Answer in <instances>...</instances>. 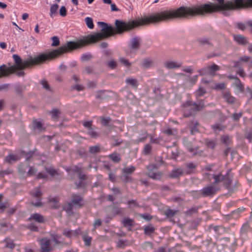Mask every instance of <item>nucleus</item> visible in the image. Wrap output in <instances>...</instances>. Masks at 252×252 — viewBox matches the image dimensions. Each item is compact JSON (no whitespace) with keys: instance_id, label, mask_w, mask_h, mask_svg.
Returning <instances> with one entry per match:
<instances>
[{"instance_id":"nucleus-1","label":"nucleus","mask_w":252,"mask_h":252,"mask_svg":"<svg viewBox=\"0 0 252 252\" xmlns=\"http://www.w3.org/2000/svg\"><path fill=\"white\" fill-rule=\"evenodd\" d=\"M219 4L206 3L197 6H181L174 10H165L155 14L127 21L119 20V34L128 32L136 27L168 21L176 18H189L206 13L220 11L224 16L230 15V11L244 9V0L233 1L216 0Z\"/></svg>"},{"instance_id":"nucleus-2","label":"nucleus","mask_w":252,"mask_h":252,"mask_svg":"<svg viewBox=\"0 0 252 252\" xmlns=\"http://www.w3.org/2000/svg\"><path fill=\"white\" fill-rule=\"evenodd\" d=\"M62 54H63V46H61L58 49L52 50L47 54L39 55L34 58L30 57L24 62H22L19 55L14 54L12 57L16 65L6 67L5 64H3L0 66V72L2 73L3 76L16 73L19 77L23 76L25 73L23 70L24 68L41 63L46 60L57 58Z\"/></svg>"},{"instance_id":"nucleus-3","label":"nucleus","mask_w":252,"mask_h":252,"mask_svg":"<svg viewBox=\"0 0 252 252\" xmlns=\"http://www.w3.org/2000/svg\"><path fill=\"white\" fill-rule=\"evenodd\" d=\"M214 182L205 187L200 191V196L206 197L212 196L220 190L218 184L220 182L223 183L224 188L228 190V193L231 194L238 189L237 183L233 184L232 175L230 173V170L228 171L225 175H222L220 173L218 175H213Z\"/></svg>"},{"instance_id":"nucleus-4","label":"nucleus","mask_w":252,"mask_h":252,"mask_svg":"<svg viewBox=\"0 0 252 252\" xmlns=\"http://www.w3.org/2000/svg\"><path fill=\"white\" fill-rule=\"evenodd\" d=\"M159 166L155 163H152L147 166L148 170L147 175L151 178L156 180L161 179L162 174L160 172H155V170L159 168Z\"/></svg>"},{"instance_id":"nucleus-5","label":"nucleus","mask_w":252,"mask_h":252,"mask_svg":"<svg viewBox=\"0 0 252 252\" xmlns=\"http://www.w3.org/2000/svg\"><path fill=\"white\" fill-rule=\"evenodd\" d=\"M182 106L184 108L183 110L184 117H189L196 112L191 101H187L183 104Z\"/></svg>"},{"instance_id":"nucleus-6","label":"nucleus","mask_w":252,"mask_h":252,"mask_svg":"<svg viewBox=\"0 0 252 252\" xmlns=\"http://www.w3.org/2000/svg\"><path fill=\"white\" fill-rule=\"evenodd\" d=\"M141 39L140 37L135 36L129 41L128 45V49L131 52H136L140 47Z\"/></svg>"},{"instance_id":"nucleus-7","label":"nucleus","mask_w":252,"mask_h":252,"mask_svg":"<svg viewBox=\"0 0 252 252\" xmlns=\"http://www.w3.org/2000/svg\"><path fill=\"white\" fill-rule=\"evenodd\" d=\"M41 252H50L52 250V241L45 237L40 240Z\"/></svg>"},{"instance_id":"nucleus-8","label":"nucleus","mask_w":252,"mask_h":252,"mask_svg":"<svg viewBox=\"0 0 252 252\" xmlns=\"http://www.w3.org/2000/svg\"><path fill=\"white\" fill-rule=\"evenodd\" d=\"M222 97L228 104H234L236 101V98L234 97L229 91H223L221 93Z\"/></svg>"},{"instance_id":"nucleus-9","label":"nucleus","mask_w":252,"mask_h":252,"mask_svg":"<svg viewBox=\"0 0 252 252\" xmlns=\"http://www.w3.org/2000/svg\"><path fill=\"white\" fill-rule=\"evenodd\" d=\"M83 197L80 195L73 194L71 196V203L78 208H81L83 206L82 204Z\"/></svg>"},{"instance_id":"nucleus-10","label":"nucleus","mask_w":252,"mask_h":252,"mask_svg":"<svg viewBox=\"0 0 252 252\" xmlns=\"http://www.w3.org/2000/svg\"><path fill=\"white\" fill-rule=\"evenodd\" d=\"M48 200L52 208L57 209L60 207V199L58 196H50L48 198Z\"/></svg>"},{"instance_id":"nucleus-11","label":"nucleus","mask_w":252,"mask_h":252,"mask_svg":"<svg viewBox=\"0 0 252 252\" xmlns=\"http://www.w3.org/2000/svg\"><path fill=\"white\" fill-rule=\"evenodd\" d=\"M181 66L182 63L173 61H167L164 63V66L167 69L177 68Z\"/></svg>"},{"instance_id":"nucleus-12","label":"nucleus","mask_w":252,"mask_h":252,"mask_svg":"<svg viewBox=\"0 0 252 252\" xmlns=\"http://www.w3.org/2000/svg\"><path fill=\"white\" fill-rule=\"evenodd\" d=\"M154 61L150 58L144 59L141 63V66L145 69H148L154 65Z\"/></svg>"},{"instance_id":"nucleus-13","label":"nucleus","mask_w":252,"mask_h":252,"mask_svg":"<svg viewBox=\"0 0 252 252\" xmlns=\"http://www.w3.org/2000/svg\"><path fill=\"white\" fill-rule=\"evenodd\" d=\"M209 229H213L214 231L219 235H221L227 232V229L221 225H210L209 226Z\"/></svg>"},{"instance_id":"nucleus-14","label":"nucleus","mask_w":252,"mask_h":252,"mask_svg":"<svg viewBox=\"0 0 252 252\" xmlns=\"http://www.w3.org/2000/svg\"><path fill=\"white\" fill-rule=\"evenodd\" d=\"M30 220H34L37 222L42 223L45 221L44 217L40 214L34 213L31 215Z\"/></svg>"},{"instance_id":"nucleus-15","label":"nucleus","mask_w":252,"mask_h":252,"mask_svg":"<svg viewBox=\"0 0 252 252\" xmlns=\"http://www.w3.org/2000/svg\"><path fill=\"white\" fill-rule=\"evenodd\" d=\"M132 244V242L127 240L120 239L116 243L117 248L124 249L126 246H130Z\"/></svg>"},{"instance_id":"nucleus-16","label":"nucleus","mask_w":252,"mask_h":252,"mask_svg":"<svg viewBox=\"0 0 252 252\" xmlns=\"http://www.w3.org/2000/svg\"><path fill=\"white\" fill-rule=\"evenodd\" d=\"M183 174V170L182 168L174 169L169 174V177L171 178H177Z\"/></svg>"},{"instance_id":"nucleus-17","label":"nucleus","mask_w":252,"mask_h":252,"mask_svg":"<svg viewBox=\"0 0 252 252\" xmlns=\"http://www.w3.org/2000/svg\"><path fill=\"white\" fill-rule=\"evenodd\" d=\"M183 143L190 153L196 154L195 152L197 151V149L193 147L191 142L187 138H183Z\"/></svg>"},{"instance_id":"nucleus-18","label":"nucleus","mask_w":252,"mask_h":252,"mask_svg":"<svg viewBox=\"0 0 252 252\" xmlns=\"http://www.w3.org/2000/svg\"><path fill=\"white\" fill-rule=\"evenodd\" d=\"M143 230L145 234L150 236L155 232V228L152 224H150L148 225H145Z\"/></svg>"},{"instance_id":"nucleus-19","label":"nucleus","mask_w":252,"mask_h":252,"mask_svg":"<svg viewBox=\"0 0 252 252\" xmlns=\"http://www.w3.org/2000/svg\"><path fill=\"white\" fill-rule=\"evenodd\" d=\"M126 83L133 89L137 88L138 86V82L136 78H127L126 79Z\"/></svg>"},{"instance_id":"nucleus-20","label":"nucleus","mask_w":252,"mask_h":252,"mask_svg":"<svg viewBox=\"0 0 252 252\" xmlns=\"http://www.w3.org/2000/svg\"><path fill=\"white\" fill-rule=\"evenodd\" d=\"M196 42L201 46L205 44L211 45L210 38L208 37H199L196 39Z\"/></svg>"},{"instance_id":"nucleus-21","label":"nucleus","mask_w":252,"mask_h":252,"mask_svg":"<svg viewBox=\"0 0 252 252\" xmlns=\"http://www.w3.org/2000/svg\"><path fill=\"white\" fill-rule=\"evenodd\" d=\"M108 157L110 158L112 161L116 163H119L121 160V155L116 152H114L110 155H109Z\"/></svg>"},{"instance_id":"nucleus-22","label":"nucleus","mask_w":252,"mask_h":252,"mask_svg":"<svg viewBox=\"0 0 252 252\" xmlns=\"http://www.w3.org/2000/svg\"><path fill=\"white\" fill-rule=\"evenodd\" d=\"M20 158L18 155L9 154L5 157V160L8 163H11L19 160Z\"/></svg>"},{"instance_id":"nucleus-23","label":"nucleus","mask_w":252,"mask_h":252,"mask_svg":"<svg viewBox=\"0 0 252 252\" xmlns=\"http://www.w3.org/2000/svg\"><path fill=\"white\" fill-rule=\"evenodd\" d=\"M233 37L234 40L239 44L245 45L247 43L246 38L243 35H234Z\"/></svg>"},{"instance_id":"nucleus-24","label":"nucleus","mask_w":252,"mask_h":252,"mask_svg":"<svg viewBox=\"0 0 252 252\" xmlns=\"http://www.w3.org/2000/svg\"><path fill=\"white\" fill-rule=\"evenodd\" d=\"M124 227H132L134 225V221L133 220L129 218H125L122 221Z\"/></svg>"},{"instance_id":"nucleus-25","label":"nucleus","mask_w":252,"mask_h":252,"mask_svg":"<svg viewBox=\"0 0 252 252\" xmlns=\"http://www.w3.org/2000/svg\"><path fill=\"white\" fill-rule=\"evenodd\" d=\"M205 144L208 148L213 149L217 144V141L216 139H206Z\"/></svg>"},{"instance_id":"nucleus-26","label":"nucleus","mask_w":252,"mask_h":252,"mask_svg":"<svg viewBox=\"0 0 252 252\" xmlns=\"http://www.w3.org/2000/svg\"><path fill=\"white\" fill-rule=\"evenodd\" d=\"M207 69L210 71V74L212 76H214L215 75V74L213 72H215L219 70L220 69V67L218 65L213 63L212 65L208 66Z\"/></svg>"},{"instance_id":"nucleus-27","label":"nucleus","mask_w":252,"mask_h":252,"mask_svg":"<svg viewBox=\"0 0 252 252\" xmlns=\"http://www.w3.org/2000/svg\"><path fill=\"white\" fill-rule=\"evenodd\" d=\"M135 170V167L134 166L131 165L129 167H126L122 169V172L124 174H131L133 173Z\"/></svg>"},{"instance_id":"nucleus-28","label":"nucleus","mask_w":252,"mask_h":252,"mask_svg":"<svg viewBox=\"0 0 252 252\" xmlns=\"http://www.w3.org/2000/svg\"><path fill=\"white\" fill-rule=\"evenodd\" d=\"M177 213V211H174L171 209H167L166 210L165 214L167 218H169V220L172 221H173L172 218Z\"/></svg>"},{"instance_id":"nucleus-29","label":"nucleus","mask_w":252,"mask_h":252,"mask_svg":"<svg viewBox=\"0 0 252 252\" xmlns=\"http://www.w3.org/2000/svg\"><path fill=\"white\" fill-rule=\"evenodd\" d=\"M226 84L224 83H220L214 84V86H212L211 87L212 89L217 90H222L225 88Z\"/></svg>"},{"instance_id":"nucleus-30","label":"nucleus","mask_w":252,"mask_h":252,"mask_svg":"<svg viewBox=\"0 0 252 252\" xmlns=\"http://www.w3.org/2000/svg\"><path fill=\"white\" fill-rule=\"evenodd\" d=\"M65 210L69 216L72 215L73 214L72 210V205L71 203H68L64 206Z\"/></svg>"},{"instance_id":"nucleus-31","label":"nucleus","mask_w":252,"mask_h":252,"mask_svg":"<svg viewBox=\"0 0 252 252\" xmlns=\"http://www.w3.org/2000/svg\"><path fill=\"white\" fill-rule=\"evenodd\" d=\"M192 104L196 111H200L204 108V103L203 100L199 101L197 103L192 102Z\"/></svg>"},{"instance_id":"nucleus-32","label":"nucleus","mask_w":252,"mask_h":252,"mask_svg":"<svg viewBox=\"0 0 252 252\" xmlns=\"http://www.w3.org/2000/svg\"><path fill=\"white\" fill-rule=\"evenodd\" d=\"M220 142L221 143L229 145L231 143L230 137L227 135H224L221 136Z\"/></svg>"},{"instance_id":"nucleus-33","label":"nucleus","mask_w":252,"mask_h":252,"mask_svg":"<svg viewBox=\"0 0 252 252\" xmlns=\"http://www.w3.org/2000/svg\"><path fill=\"white\" fill-rule=\"evenodd\" d=\"M100 152V148L99 145L91 146L89 147V152L92 154H96Z\"/></svg>"},{"instance_id":"nucleus-34","label":"nucleus","mask_w":252,"mask_h":252,"mask_svg":"<svg viewBox=\"0 0 252 252\" xmlns=\"http://www.w3.org/2000/svg\"><path fill=\"white\" fill-rule=\"evenodd\" d=\"M111 119L109 117H101L100 123L102 126H109V123L111 122Z\"/></svg>"},{"instance_id":"nucleus-35","label":"nucleus","mask_w":252,"mask_h":252,"mask_svg":"<svg viewBox=\"0 0 252 252\" xmlns=\"http://www.w3.org/2000/svg\"><path fill=\"white\" fill-rule=\"evenodd\" d=\"M4 242L5 243V247L6 248L12 249L15 247V244L13 243V240H12L10 239H8V238L5 239Z\"/></svg>"},{"instance_id":"nucleus-36","label":"nucleus","mask_w":252,"mask_h":252,"mask_svg":"<svg viewBox=\"0 0 252 252\" xmlns=\"http://www.w3.org/2000/svg\"><path fill=\"white\" fill-rule=\"evenodd\" d=\"M152 146L150 144H147L145 145L143 153L144 155H148L151 153Z\"/></svg>"},{"instance_id":"nucleus-37","label":"nucleus","mask_w":252,"mask_h":252,"mask_svg":"<svg viewBox=\"0 0 252 252\" xmlns=\"http://www.w3.org/2000/svg\"><path fill=\"white\" fill-rule=\"evenodd\" d=\"M127 204L128 205V207L130 209H134L139 207V205L135 200H130L128 201Z\"/></svg>"},{"instance_id":"nucleus-38","label":"nucleus","mask_w":252,"mask_h":252,"mask_svg":"<svg viewBox=\"0 0 252 252\" xmlns=\"http://www.w3.org/2000/svg\"><path fill=\"white\" fill-rule=\"evenodd\" d=\"M235 67H237L238 68V70L236 71V72L242 77H245L246 75V73H245V71L244 70V69L240 67L238 65V63H236L234 66Z\"/></svg>"},{"instance_id":"nucleus-39","label":"nucleus","mask_w":252,"mask_h":252,"mask_svg":"<svg viewBox=\"0 0 252 252\" xmlns=\"http://www.w3.org/2000/svg\"><path fill=\"white\" fill-rule=\"evenodd\" d=\"M85 21L87 27L90 29H93L94 27V25L93 23V20L92 18L90 17H86L85 19Z\"/></svg>"},{"instance_id":"nucleus-40","label":"nucleus","mask_w":252,"mask_h":252,"mask_svg":"<svg viewBox=\"0 0 252 252\" xmlns=\"http://www.w3.org/2000/svg\"><path fill=\"white\" fill-rule=\"evenodd\" d=\"M85 88L84 86L79 83L74 84L71 87L72 90H75L78 92L84 91Z\"/></svg>"},{"instance_id":"nucleus-41","label":"nucleus","mask_w":252,"mask_h":252,"mask_svg":"<svg viewBox=\"0 0 252 252\" xmlns=\"http://www.w3.org/2000/svg\"><path fill=\"white\" fill-rule=\"evenodd\" d=\"M87 134L94 138H96L98 136V134L92 127L87 131Z\"/></svg>"},{"instance_id":"nucleus-42","label":"nucleus","mask_w":252,"mask_h":252,"mask_svg":"<svg viewBox=\"0 0 252 252\" xmlns=\"http://www.w3.org/2000/svg\"><path fill=\"white\" fill-rule=\"evenodd\" d=\"M163 132L166 134L167 135H173L176 136L177 133V131L175 129L168 128L165 130Z\"/></svg>"},{"instance_id":"nucleus-43","label":"nucleus","mask_w":252,"mask_h":252,"mask_svg":"<svg viewBox=\"0 0 252 252\" xmlns=\"http://www.w3.org/2000/svg\"><path fill=\"white\" fill-rule=\"evenodd\" d=\"M83 239L84 241L85 244L87 246H90L92 242V238L91 237L87 235H84L83 236Z\"/></svg>"},{"instance_id":"nucleus-44","label":"nucleus","mask_w":252,"mask_h":252,"mask_svg":"<svg viewBox=\"0 0 252 252\" xmlns=\"http://www.w3.org/2000/svg\"><path fill=\"white\" fill-rule=\"evenodd\" d=\"M141 247L144 250L152 249L153 248V244L150 242H145L141 245Z\"/></svg>"},{"instance_id":"nucleus-45","label":"nucleus","mask_w":252,"mask_h":252,"mask_svg":"<svg viewBox=\"0 0 252 252\" xmlns=\"http://www.w3.org/2000/svg\"><path fill=\"white\" fill-rule=\"evenodd\" d=\"M120 62L122 63L124 66L129 67L131 65L132 63H129V61L124 57H120L119 58Z\"/></svg>"},{"instance_id":"nucleus-46","label":"nucleus","mask_w":252,"mask_h":252,"mask_svg":"<svg viewBox=\"0 0 252 252\" xmlns=\"http://www.w3.org/2000/svg\"><path fill=\"white\" fill-rule=\"evenodd\" d=\"M46 172L50 174V175L53 176L56 175H58V171L56 169H55L53 168L49 167L47 168L46 167L45 168Z\"/></svg>"},{"instance_id":"nucleus-47","label":"nucleus","mask_w":252,"mask_h":252,"mask_svg":"<svg viewBox=\"0 0 252 252\" xmlns=\"http://www.w3.org/2000/svg\"><path fill=\"white\" fill-rule=\"evenodd\" d=\"M42 192L39 188H36L32 192V195L33 196L38 198L42 195Z\"/></svg>"},{"instance_id":"nucleus-48","label":"nucleus","mask_w":252,"mask_h":252,"mask_svg":"<svg viewBox=\"0 0 252 252\" xmlns=\"http://www.w3.org/2000/svg\"><path fill=\"white\" fill-rule=\"evenodd\" d=\"M107 66L111 69H115L117 66V63L114 60H111L108 62Z\"/></svg>"},{"instance_id":"nucleus-49","label":"nucleus","mask_w":252,"mask_h":252,"mask_svg":"<svg viewBox=\"0 0 252 252\" xmlns=\"http://www.w3.org/2000/svg\"><path fill=\"white\" fill-rule=\"evenodd\" d=\"M235 85L237 89L240 92H242L244 91V85L241 83L240 79H238L237 81L235 82Z\"/></svg>"},{"instance_id":"nucleus-50","label":"nucleus","mask_w":252,"mask_h":252,"mask_svg":"<svg viewBox=\"0 0 252 252\" xmlns=\"http://www.w3.org/2000/svg\"><path fill=\"white\" fill-rule=\"evenodd\" d=\"M33 126L34 128L38 129L39 130H42V124L41 122L34 121L33 123Z\"/></svg>"},{"instance_id":"nucleus-51","label":"nucleus","mask_w":252,"mask_h":252,"mask_svg":"<svg viewBox=\"0 0 252 252\" xmlns=\"http://www.w3.org/2000/svg\"><path fill=\"white\" fill-rule=\"evenodd\" d=\"M58 9V5L57 4H53L50 8V16L52 17L53 15L57 13Z\"/></svg>"},{"instance_id":"nucleus-52","label":"nucleus","mask_w":252,"mask_h":252,"mask_svg":"<svg viewBox=\"0 0 252 252\" xmlns=\"http://www.w3.org/2000/svg\"><path fill=\"white\" fill-rule=\"evenodd\" d=\"M50 113L53 120H56L59 118V111L57 109H53Z\"/></svg>"},{"instance_id":"nucleus-53","label":"nucleus","mask_w":252,"mask_h":252,"mask_svg":"<svg viewBox=\"0 0 252 252\" xmlns=\"http://www.w3.org/2000/svg\"><path fill=\"white\" fill-rule=\"evenodd\" d=\"M244 9L252 8V0H244Z\"/></svg>"},{"instance_id":"nucleus-54","label":"nucleus","mask_w":252,"mask_h":252,"mask_svg":"<svg viewBox=\"0 0 252 252\" xmlns=\"http://www.w3.org/2000/svg\"><path fill=\"white\" fill-rule=\"evenodd\" d=\"M53 42L51 44L52 46H57L60 44L59 38L57 36H53L51 38Z\"/></svg>"},{"instance_id":"nucleus-55","label":"nucleus","mask_w":252,"mask_h":252,"mask_svg":"<svg viewBox=\"0 0 252 252\" xmlns=\"http://www.w3.org/2000/svg\"><path fill=\"white\" fill-rule=\"evenodd\" d=\"M206 93V90L202 87H200L197 91H196V95L198 96H201L204 95Z\"/></svg>"},{"instance_id":"nucleus-56","label":"nucleus","mask_w":252,"mask_h":252,"mask_svg":"<svg viewBox=\"0 0 252 252\" xmlns=\"http://www.w3.org/2000/svg\"><path fill=\"white\" fill-rule=\"evenodd\" d=\"M242 116V113H233L232 115V120L234 121H238Z\"/></svg>"},{"instance_id":"nucleus-57","label":"nucleus","mask_w":252,"mask_h":252,"mask_svg":"<svg viewBox=\"0 0 252 252\" xmlns=\"http://www.w3.org/2000/svg\"><path fill=\"white\" fill-rule=\"evenodd\" d=\"M92 58L91 54H83L81 57V60L83 62L87 61L90 60Z\"/></svg>"},{"instance_id":"nucleus-58","label":"nucleus","mask_w":252,"mask_h":252,"mask_svg":"<svg viewBox=\"0 0 252 252\" xmlns=\"http://www.w3.org/2000/svg\"><path fill=\"white\" fill-rule=\"evenodd\" d=\"M149 136L150 137L151 143L158 144L161 141V139L159 138H154L153 135H150Z\"/></svg>"},{"instance_id":"nucleus-59","label":"nucleus","mask_w":252,"mask_h":252,"mask_svg":"<svg viewBox=\"0 0 252 252\" xmlns=\"http://www.w3.org/2000/svg\"><path fill=\"white\" fill-rule=\"evenodd\" d=\"M185 165L187 168L191 169H195L197 166V164L195 163L191 162H187Z\"/></svg>"},{"instance_id":"nucleus-60","label":"nucleus","mask_w":252,"mask_h":252,"mask_svg":"<svg viewBox=\"0 0 252 252\" xmlns=\"http://www.w3.org/2000/svg\"><path fill=\"white\" fill-rule=\"evenodd\" d=\"M60 239L61 237L58 235H54L52 236V240L56 245L60 243Z\"/></svg>"},{"instance_id":"nucleus-61","label":"nucleus","mask_w":252,"mask_h":252,"mask_svg":"<svg viewBox=\"0 0 252 252\" xmlns=\"http://www.w3.org/2000/svg\"><path fill=\"white\" fill-rule=\"evenodd\" d=\"M250 226L248 224L245 223L244 224L241 229V233H246L249 229Z\"/></svg>"},{"instance_id":"nucleus-62","label":"nucleus","mask_w":252,"mask_h":252,"mask_svg":"<svg viewBox=\"0 0 252 252\" xmlns=\"http://www.w3.org/2000/svg\"><path fill=\"white\" fill-rule=\"evenodd\" d=\"M102 224V221L100 219H96L94 220V229L93 230H95L96 227L100 226Z\"/></svg>"},{"instance_id":"nucleus-63","label":"nucleus","mask_w":252,"mask_h":252,"mask_svg":"<svg viewBox=\"0 0 252 252\" xmlns=\"http://www.w3.org/2000/svg\"><path fill=\"white\" fill-rule=\"evenodd\" d=\"M36 171L37 170L34 167L30 166L28 172V175L29 176H32L35 174Z\"/></svg>"},{"instance_id":"nucleus-64","label":"nucleus","mask_w":252,"mask_h":252,"mask_svg":"<svg viewBox=\"0 0 252 252\" xmlns=\"http://www.w3.org/2000/svg\"><path fill=\"white\" fill-rule=\"evenodd\" d=\"M32 204L36 207H41L42 206V203L41 202V200L39 199H38L35 201L32 200Z\"/></svg>"}]
</instances>
